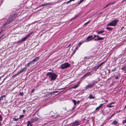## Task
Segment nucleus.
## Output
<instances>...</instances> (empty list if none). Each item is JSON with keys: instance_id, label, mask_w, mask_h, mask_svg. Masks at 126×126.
<instances>
[{"instance_id": "obj_37", "label": "nucleus", "mask_w": 126, "mask_h": 126, "mask_svg": "<svg viewBox=\"0 0 126 126\" xmlns=\"http://www.w3.org/2000/svg\"><path fill=\"white\" fill-rule=\"evenodd\" d=\"M115 114V113H114L113 114H112L111 115V116L109 118V119H110L113 116H114Z\"/></svg>"}, {"instance_id": "obj_44", "label": "nucleus", "mask_w": 126, "mask_h": 126, "mask_svg": "<svg viewBox=\"0 0 126 126\" xmlns=\"http://www.w3.org/2000/svg\"><path fill=\"white\" fill-rule=\"evenodd\" d=\"M71 2V1H70V0L69 1H67V2H66V3L67 4H68V3H69V2Z\"/></svg>"}, {"instance_id": "obj_50", "label": "nucleus", "mask_w": 126, "mask_h": 126, "mask_svg": "<svg viewBox=\"0 0 126 126\" xmlns=\"http://www.w3.org/2000/svg\"><path fill=\"white\" fill-rule=\"evenodd\" d=\"M79 101H78L77 102V103L78 104H79Z\"/></svg>"}, {"instance_id": "obj_46", "label": "nucleus", "mask_w": 126, "mask_h": 126, "mask_svg": "<svg viewBox=\"0 0 126 126\" xmlns=\"http://www.w3.org/2000/svg\"><path fill=\"white\" fill-rule=\"evenodd\" d=\"M23 113H25V112L26 111V110H23Z\"/></svg>"}, {"instance_id": "obj_38", "label": "nucleus", "mask_w": 126, "mask_h": 126, "mask_svg": "<svg viewBox=\"0 0 126 126\" xmlns=\"http://www.w3.org/2000/svg\"><path fill=\"white\" fill-rule=\"evenodd\" d=\"M97 36H99L98 35H94V38H92L93 39H94V38H96V37H97Z\"/></svg>"}, {"instance_id": "obj_40", "label": "nucleus", "mask_w": 126, "mask_h": 126, "mask_svg": "<svg viewBox=\"0 0 126 126\" xmlns=\"http://www.w3.org/2000/svg\"><path fill=\"white\" fill-rule=\"evenodd\" d=\"M90 22V21H88L87 22L85 23L84 24V25H86L87 24H88Z\"/></svg>"}, {"instance_id": "obj_29", "label": "nucleus", "mask_w": 126, "mask_h": 126, "mask_svg": "<svg viewBox=\"0 0 126 126\" xmlns=\"http://www.w3.org/2000/svg\"><path fill=\"white\" fill-rule=\"evenodd\" d=\"M24 116V115H20L19 116V119H21Z\"/></svg>"}, {"instance_id": "obj_34", "label": "nucleus", "mask_w": 126, "mask_h": 126, "mask_svg": "<svg viewBox=\"0 0 126 126\" xmlns=\"http://www.w3.org/2000/svg\"><path fill=\"white\" fill-rule=\"evenodd\" d=\"M13 120L14 121H17L18 119V118H13Z\"/></svg>"}, {"instance_id": "obj_49", "label": "nucleus", "mask_w": 126, "mask_h": 126, "mask_svg": "<svg viewBox=\"0 0 126 126\" xmlns=\"http://www.w3.org/2000/svg\"><path fill=\"white\" fill-rule=\"evenodd\" d=\"M74 109V107H73V108L71 110H73Z\"/></svg>"}, {"instance_id": "obj_36", "label": "nucleus", "mask_w": 126, "mask_h": 126, "mask_svg": "<svg viewBox=\"0 0 126 126\" xmlns=\"http://www.w3.org/2000/svg\"><path fill=\"white\" fill-rule=\"evenodd\" d=\"M116 68H114V69L112 70V72H115L116 70Z\"/></svg>"}, {"instance_id": "obj_20", "label": "nucleus", "mask_w": 126, "mask_h": 126, "mask_svg": "<svg viewBox=\"0 0 126 126\" xmlns=\"http://www.w3.org/2000/svg\"><path fill=\"white\" fill-rule=\"evenodd\" d=\"M92 75V74H91L90 72H88L86 73L84 76H83V77H84L85 76H89L90 75Z\"/></svg>"}, {"instance_id": "obj_33", "label": "nucleus", "mask_w": 126, "mask_h": 126, "mask_svg": "<svg viewBox=\"0 0 126 126\" xmlns=\"http://www.w3.org/2000/svg\"><path fill=\"white\" fill-rule=\"evenodd\" d=\"M104 63V62H102V63H100V64H98V66H99V67H100L101 65L103 64V63Z\"/></svg>"}, {"instance_id": "obj_62", "label": "nucleus", "mask_w": 126, "mask_h": 126, "mask_svg": "<svg viewBox=\"0 0 126 126\" xmlns=\"http://www.w3.org/2000/svg\"><path fill=\"white\" fill-rule=\"evenodd\" d=\"M51 116L53 117V116Z\"/></svg>"}, {"instance_id": "obj_24", "label": "nucleus", "mask_w": 126, "mask_h": 126, "mask_svg": "<svg viewBox=\"0 0 126 126\" xmlns=\"http://www.w3.org/2000/svg\"><path fill=\"white\" fill-rule=\"evenodd\" d=\"M20 74L18 72L17 73L15 74L12 76V78H14L16 77L17 76L19 75Z\"/></svg>"}, {"instance_id": "obj_17", "label": "nucleus", "mask_w": 126, "mask_h": 126, "mask_svg": "<svg viewBox=\"0 0 126 126\" xmlns=\"http://www.w3.org/2000/svg\"><path fill=\"white\" fill-rule=\"evenodd\" d=\"M50 4H51L50 3H47L46 4H42L41 5V6H46L48 5H50Z\"/></svg>"}, {"instance_id": "obj_32", "label": "nucleus", "mask_w": 126, "mask_h": 126, "mask_svg": "<svg viewBox=\"0 0 126 126\" xmlns=\"http://www.w3.org/2000/svg\"><path fill=\"white\" fill-rule=\"evenodd\" d=\"M73 102V103L74 104V105H76V102L75 100H72Z\"/></svg>"}, {"instance_id": "obj_64", "label": "nucleus", "mask_w": 126, "mask_h": 126, "mask_svg": "<svg viewBox=\"0 0 126 126\" xmlns=\"http://www.w3.org/2000/svg\"><path fill=\"white\" fill-rule=\"evenodd\" d=\"M84 58H86V57H84Z\"/></svg>"}, {"instance_id": "obj_42", "label": "nucleus", "mask_w": 126, "mask_h": 126, "mask_svg": "<svg viewBox=\"0 0 126 126\" xmlns=\"http://www.w3.org/2000/svg\"><path fill=\"white\" fill-rule=\"evenodd\" d=\"M19 95H23V94L22 93L20 92L19 93Z\"/></svg>"}, {"instance_id": "obj_8", "label": "nucleus", "mask_w": 126, "mask_h": 126, "mask_svg": "<svg viewBox=\"0 0 126 126\" xmlns=\"http://www.w3.org/2000/svg\"><path fill=\"white\" fill-rule=\"evenodd\" d=\"M115 103V102H112L110 103L109 104H107L106 106L108 108H111L114 107V106L111 105L112 104H113Z\"/></svg>"}, {"instance_id": "obj_56", "label": "nucleus", "mask_w": 126, "mask_h": 126, "mask_svg": "<svg viewBox=\"0 0 126 126\" xmlns=\"http://www.w3.org/2000/svg\"><path fill=\"white\" fill-rule=\"evenodd\" d=\"M125 109L126 108V105L125 106Z\"/></svg>"}, {"instance_id": "obj_59", "label": "nucleus", "mask_w": 126, "mask_h": 126, "mask_svg": "<svg viewBox=\"0 0 126 126\" xmlns=\"http://www.w3.org/2000/svg\"><path fill=\"white\" fill-rule=\"evenodd\" d=\"M30 126H32V125L31 124H30Z\"/></svg>"}, {"instance_id": "obj_41", "label": "nucleus", "mask_w": 126, "mask_h": 126, "mask_svg": "<svg viewBox=\"0 0 126 126\" xmlns=\"http://www.w3.org/2000/svg\"><path fill=\"white\" fill-rule=\"evenodd\" d=\"M57 92H58V91H54V92H52L51 93H50V94H51L52 93L54 94V93H57Z\"/></svg>"}, {"instance_id": "obj_51", "label": "nucleus", "mask_w": 126, "mask_h": 126, "mask_svg": "<svg viewBox=\"0 0 126 126\" xmlns=\"http://www.w3.org/2000/svg\"><path fill=\"white\" fill-rule=\"evenodd\" d=\"M126 0H124L123 1H122V2H124V1H126Z\"/></svg>"}, {"instance_id": "obj_21", "label": "nucleus", "mask_w": 126, "mask_h": 126, "mask_svg": "<svg viewBox=\"0 0 126 126\" xmlns=\"http://www.w3.org/2000/svg\"><path fill=\"white\" fill-rule=\"evenodd\" d=\"M89 97L90 99H94V97L91 94L89 96Z\"/></svg>"}, {"instance_id": "obj_27", "label": "nucleus", "mask_w": 126, "mask_h": 126, "mask_svg": "<svg viewBox=\"0 0 126 126\" xmlns=\"http://www.w3.org/2000/svg\"><path fill=\"white\" fill-rule=\"evenodd\" d=\"M28 124L27 125V126H29V125L31 123V121H28L27 122Z\"/></svg>"}, {"instance_id": "obj_10", "label": "nucleus", "mask_w": 126, "mask_h": 126, "mask_svg": "<svg viewBox=\"0 0 126 126\" xmlns=\"http://www.w3.org/2000/svg\"><path fill=\"white\" fill-rule=\"evenodd\" d=\"M104 39L103 37H100L99 36H97V39H94V40L98 41L100 40H103Z\"/></svg>"}, {"instance_id": "obj_43", "label": "nucleus", "mask_w": 126, "mask_h": 126, "mask_svg": "<svg viewBox=\"0 0 126 126\" xmlns=\"http://www.w3.org/2000/svg\"><path fill=\"white\" fill-rule=\"evenodd\" d=\"M114 3V1L112 2H111V3H109V4H113Z\"/></svg>"}, {"instance_id": "obj_53", "label": "nucleus", "mask_w": 126, "mask_h": 126, "mask_svg": "<svg viewBox=\"0 0 126 126\" xmlns=\"http://www.w3.org/2000/svg\"><path fill=\"white\" fill-rule=\"evenodd\" d=\"M61 88V89H64V88Z\"/></svg>"}, {"instance_id": "obj_14", "label": "nucleus", "mask_w": 126, "mask_h": 126, "mask_svg": "<svg viewBox=\"0 0 126 126\" xmlns=\"http://www.w3.org/2000/svg\"><path fill=\"white\" fill-rule=\"evenodd\" d=\"M39 58V57H36L34 59L32 60V61H33V62H36L38 60Z\"/></svg>"}, {"instance_id": "obj_13", "label": "nucleus", "mask_w": 126, "mask_h": 126, "mask_svg": "<svg viewBox=\"0 0 126 126\" xmlns=\"http://www.w3.org/2000/svg\"><path fill=\"white\" fill-rule=\"evenodd\" d=\"M75 126H78L80 125V122L78 121H75V122H74Z\"/></svg>"}, {"instance_id": "obj_22", "label": "nucleus", "mask_w": 126, "mask_h": 126, "mask_svg": "<svg viewBox=\"0 0 126 126\" xmlns=\"http://www.w3.org/2000/svg\"><path fill=\"white\" fill-rule=\"evenodd\" d=\"M33 33V32H31L30 33L26 35L27 36V37H29V36H30L32 35V36H33V35L32 34Z\"/></svg>"}, {"instance_id": "obj_63", "label": "nucleus", "mask_w": 126, "mask_h": 126, "mask_svg": "<svg viewBox=\"0 0 126 126\" xmlns=\"http://www.w3.org/2000/svg\"><path fill=\"white\" fill-rule=\"evenodd\" d=\"M102 35H104V34H102Z\"/></svg>"}, {"instance_id": "obj_30", "label": "nucleus", "mask_w": 126, "mask_h": 126, "mask_svg": "<svg viewBox=\"0 0 126 126\" xmlns=\"http://www.w3.org/2000/svg\"><path fill=\"white\" fill-rule=\"evenodd\" d=\"M126 123V119L123 120L122 122V124L123 125H124Z\"/></svg>"}, {"instance_id": "obj_54", "label": "nucleus", "mask_w": 126, "mask_h": 126, "mask_svg": "<svg viewBox=\"0 0 126 126\" xmlns=\"http://www.w3.org/2000/svg\"><path fill=\"white\" fill-rule=\"evenodd\" d=\"M70 1H74L75 0H70Z\"/></svg>"}, {"instance_id": "obj_39", "label": "nucleus", "mask_w": 126, "mask_h": 126, "mask_svg": "<svg viewBox=\"0 0 126 126\" xmlns=\"http://www.w3.org/2000/svg\"><path fill=\"white\" fill-rule=\"evenodd\" d=\"M2 121V118L1 116L0 115V121Z\"/></svg>"}, {"instance_id": "obj_11", "label": "nucleus", "mask_w": 126, "mask_h": 126, "mask_svg": "<svg viewBox=\"0 0 126 126\" xmlns=\"http://www.w3.org/2000/svg\"><path fill=\"white\" fill-rule=\"evenodd\" d=\"M111 124L113 125L116 126L117 125H118V122L116 120L114 121L111 123Z\"/></svg>"}, {"instance_id": "obj_12", "label": "nucleus", "mask_w": 126, "mask_h": 126, "mask_svg": "<svg viewBox=\"0 0 126 126\" xmlns=\"http://www.w3.org/2000/svg\"><path fill=\"white\" fill-rule=\"evenodd\" d=\"M26 66L24 68H23L20 71L18 72L19 74L23 72L24 70H26Z\"/></svg>"}, {"instance_id": "obj_23", "label": "nucleus", "mask_w": 126, "mask_h": 126, "mask_svg": "<svg viewBox=\"0 0 126 126\" xmlns=\"http://www.w3.org/2000/svg\"><path fill=\"white\" fill-rule=\"evenodd\" d=\"M3 98H5V95H4L2 96H1L0 97V101L2 100L3 99Z\"/></svg>"}, {"instance_id": "obj_2", "label": "nucleus", "mask_w": 126, "mask_h": 126, "mask_svg": "<svg viewBox=\"0 0 126 126\" xmlns=\"http://www.w3.org/2000/svg\"><path fill=\"white\" fill-rule=\"evenodd\" d=\"M16 16L17 15L15 14L11 15L6 22L4 25H7L12 22L14 20Z\"/></svg>"}, {"instance_id": "obj_18", "label": "nucleus", "mask_w": 126, "mask_h": 126, "mask_svg": "<svg viewBox=\"0 0 126 126\" xmlns=\"http://www.w3.org/2000/svg\"><path fill=\"white\" fill-rule=\"evenodd\" d=\"M33 62L32 61H32H30L27 64V66L28 67L29 66V65L32 64L33 63Z\"/></svg>"}, {"instance_id": "obj_26", "label": "nucleus", "mask_w": 126, "mask_h": 126, "mask_svg": "<svg viewBox=\"0 0 126 126\" xmlns=\"http://www.w3.org/2000/svg\"><path fill=\"white\" fill-rule=\"evenodd\" d=\"M99 66H95V67H94L93 68H94L95 70H96L99 68Z\"/></svg>"}, {"instance_id": "obj_35", "label": "nucleus", "mask_w": 126, "mask_h": 126, "mask_svg": "<svg viewBox=\"0 0 126 126\" xmlns=\"http://www.w3.org/2000/svg\"><path fill=\"white\" fill-rule=\"evenodd\" d=\"M84 0H80L78 3L79 4H80Z\"/></svg>"}, {"instance_id": "obj_16", "label": "nucleus", "mask_w": 126, "mask_h": 126, "mask_svg": "<svg viewBox=\"0 0 126 126\" xmlns=\"http://www.w3.org/2000/svg\"><path fill=\"white\" fill-rule=\"evenodd\" d=\"M104 32V31L101 30L100 31H96V32L97 33V34H98L102 33Z\"/></svg>"}, {"instance_id": "obj_61", "label": "nucleus", "mask_w": 126, "mask_h": 126, "mask_svg": "<svg viewBox=\"0 0 126 126\" xmlns=\"http://www.w3.org/2000/svg\"><path fill=\"white\" fill-rule=\"evenodd\" d=\"M2 36L0 37V39L2 37Z\"/></svg>"}, {"instance_id": "obj_31", "label": "nucleus", "mask_w": 126, "mask_h": 126, "mask_svg": "<svg viewBox=\"0 0 126 126\" xmlns=\"http://www.w3.org/2000/svg\"><path fill=\"white\" fill-rule=\"evenodd\" d=\"M78 86L77 85L73 86H72V88L75 89V88H77L78 87Z\"/></svg>"}, {"instance_id": "obj_55", "label": "nucleus", "mask_w": 126, "mask_h": 126, "mask_svg": "<svg viewBox=\"0 0 126 126\" xmlns=\"http://www.w3.org/2000/svg\"><path fill=\"white\" fill-rule=\"evenodd\" d=\"M34 91V90H32V93Z\"/></svg>"}, {"instance_id": "obj_1", "label": "nucleus", "mask_w": 126, "mask_h": 126, "mask_svg": "<svg viewBox=\"0 0 126 126\" xmlns=\"http://www.w3.org/2000/svg\"><path fill=\"white\" fill-rule=\"evenodd\" d=\"M46 75L48 76L49 78L51 81L55 80L58 76L56 74L52 72L47 73Z\"/></svg>"}, {"instance_id": "obj_52", "label": "nucleus", "mask_w": 126, "mask_h": 126, "mask_svg": "<svg viewBox=\"0 0 126 126\" xmlns=\"http://www.w3.org/2000/svg\"><path fill=\"white\" fill-rule=\"evenodd\" d=\"M1 121H0V126H1Z\"/></svg>"}, {"instance_id": "obj_9", "label": "nucleus", "mask_w": 126, "mask_h": 126, "mask_svg": "<svg viewBox=\"0 0 126 126\" xmlns=\"http://www.w3.org/2000/svg\"><path fill=\"white\" fill-rule=\"evenodd\" d=\"M84 42H85V41L84 40H82L81 42H79L78 46L76 47V48L77 49Z\"/></svg>"}, {"instance_id": "obj_3", "label": "nucleus", "mask_w": 126, "mask_h": 126, "mask_svg": "<svg viewBox=\"0 0 126 126\" xmlns=\"http://www.w3.org/2000/svg\"><path fill=\"white\" fill-rule=\"evenodd\" d=\"M70 66V64L68 63H65L62 64L60 66V68L62 69H63L69 67Z\"/></svg>"}, {"instance_id": "obj_28", "label": "nucleus", "mask_w": 126, "mask_h": 126, "mask_svg": "<svg viewBox=\"0 0 126 126\" xmlns=\"http://www.w3.org/2000/svg\"><path fill=\"white\" fill-rule=\"evenodd\" d=\"M126 66H124L123 67H122L121 68V69L123 70L124 71H125L126 70Z\"/></svg>"}, {"instance_id": "obj_5", "label": "nucleus", "mask_w": 126, "mask_h": 126, "mask_svg": "<svg viewBox=\"0 0 126 126\" xmlns=\"http://www.w3.org/2000/svg\"><path fill=\"white\" fill-rule=\"evenodd\" d=\"M97 83L96 81H94L93 82L90 83L86 86L85 88L86 89H88V88H91L93 87L96 83Z\"/></svg>"}, {"instance_id": "obj_19", "label": "nucleus", "mask_w": 126, "mask_h": 126, "mask_svg": "<svg viewBox=\"0 0 126 126\" xmlns=\"http://www.w3.org/2000/svg\"><path fill=\"white\" fill-rule=\"evenodd\" d=\"M28 37H27V36L26 35V36L24 37L21 40V42H23V41H25L26 39L28 38Z\"/></svg>"}, {"instance_id": "obj_6", "label": "nucleus", "mask_w": 126, "mask_h": 126, "mask_svg": "<svg viewBox=\"0 0 126 126\" xmlns=\"http://www.w3.org/2000/svg\"><path fill=\"white\" fill-rule=\"evenodd\" d=\"M93 39L92 38V36L91 35L89 36H88L86 39V40H84L85 41V42H88L90 41L91 40Z\"/></svg>"}, {"instance_id": "obj_4", "label": "nucleus", "mask_w": 126, "mask_h": 126, "mask_svg": "<svg viewBox=\"0 0 126 126\" xmlns=\"http://www.w3.org/2000/svg\"><path fill=\"white\" fill-rule=\"evenodd\" d=\"M119 21L118 20H114L110 23L108 24L107 26H115L116 25L117 22Z\"/></svg>"}, {"instance_id": "obj_57", "label": "nucleus", "mask_w": 126, "mask_h": 126, "mask_svg": "<svg viewBox=\"0 0 126 126\" xmlns=\"http://www.w3.org/2000/svg\"><path fill=\"white\" fill-rule=\"evenodd\" d=\"M120 111H117V112L116 113H118V112H119Z\"/></svg>"}, {"instance_id": "obj_7", "label": "nucleus", "mask_w": 126, "mask_h": 126, "mask_svg": "<svg viewBox=\"0 0 126 126\" xmlns=\"http://www.w3.org/2000/svg\"><path fill=\"white\" fill-rule=\"evenodd\" d=\"M38 119L39 118L37 117L32 118L30 120L31 122V123L37 121L38 120Z\"/></svg>"}, {"instance_id": "obj_25", "label": "nucleus", "mask_w": 126, "mask_h": 126, "mask_svg": "<svg viewBox=\"0 0 126 126\" xmlns=\"http://www.w3.org/2000/svg\"><path fill=\"white\" fill-rule=\"evenodd\" d=\"M106 29L109 31H112V28L111 27H108L106 28Z\"/></svg>"}, {"instance_id": "obj_45", "label": "nucleus", "mask_w": 126, "mask_h": 126, "mask_svg": "<svg viewBox=\"0 0 126 126\" xmlns=\"http://www.w3.org/2000/svg\"><path fill=\"white\" fill-rule=\"evenodd\" d=\"M115 79H119V78H118V77L117 76H116L115 77Z\"/></svg>"}, {"instance_id": "obj_48", "label": "nucleus", "mask_w": 126, "mask_h": 126, "mask_svg": "<svg viewBox=\"0 0 126 126\" xmlns=\"http://www.w3.org/2000/svg\"><path fill=\"white\" fill-rule=\"evenodd\" d=\"M108 6V5H107L106 6H105L104 7V8H106V7H107V6Z\"/></svg>"}, {"instance_id": "obj_47", "label": "nucleus", "mask_w": 126, "mask_h": 126, "mask_svg": "<svg viewBox=\"0 0 126 126\" xmlns=\"http://www.w3.org/2000/svg\"><path fill=\"white\" fill-rule=\"evenodd\" d=\"M71 126H75L74 123L72 124Z\"/></svg>"}, {"instance_id": "obj_60", "label": "nucleus", "mask_w": 126, "mask_h": 126, "mask_svg": "<svg viewBox=\"0 0 126 126\" xmlns=\"http://www.w3.org/2000/svg\"><path fill=\"white\" fill-rule=\"evenodd\" d=\"M126 71L124 72V73H126Z\"/></svg>"}, {"instance_id": "obj_15", "label": "nucleus", "mask_w": 126, "mask_h": 126, "mask_svg": "<svg viewBox=\"0 0 126 126\" xmlns=\"http://www.w3.org/2000/svg\"><path fill=\"white\" fill-rule=\"evenodd\" d=\"M104 104H100L99 106L97 107L95 109V110H98Z\"/></svg>"}, {"instance_id": "obj_58", "label": "nucleus", "mask_w": 126, "mask_h": 126, "mask_svg": "<svg viewBox=\"0 0 126 126\" xmlns=\"http://www.w3.org/2000/svg\"><path fill=\"white\" fill-rule=\"evenodd\" d=\"M108 6H109L110 5V4H109H109H108Z\"/></svg>"}]
</instances>
